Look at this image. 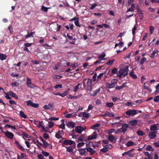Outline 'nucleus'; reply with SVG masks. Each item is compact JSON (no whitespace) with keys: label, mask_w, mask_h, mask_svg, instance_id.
Segmentation results:
<instances>
[{"label":"nucleus","mask_w":159,"mask_h":159,"mask_svg":"<svg viewBox=\"0 0 159 159\" xmlns=\"http://www.w3.org/2000/svg\"><path fill=\"white\" fill-rule=\"evenodd\" d=\"M54 103L52 102L51 103H50L48 105H45L44 106L43 108L45 110L51 109L53 108V105Z\"/></svg>","instance_id":"10"},{"label":"nucleus","mask_w":159,"mask_h":159,"mask_svg":"<svg viewBox=\"0 0 159 159\" xmlns=\"http://www.w3.org/2000/svg\"><path fill=\"white\" fill-rule=\"evenodd\" d=\"M100 125L101 124L99 123H97L93 126H91V127L92 129H97L96 127H99Z\"/></svg>","instance_id":"29"},{"label":"nucleus","mask_w":159,"mask_h":159,"mask_svg":"<svg viewBox=\"0 0 159 159\" xmlns=\"http://www.w3.org/2000/svg\"><path fill=\"white\" fill-rule=\"evenodd\" d=\"M63 134V131L62 130L59 131L56 133L55 137L58 139H59L62 138V135Z\"/></svg>","instance_id":"9"},{"label":"nucleus","mask_w":159,"mask_h":159,"mask_svg":"<svg viewBox=\"0 0 159 159\" xmlns=\"http://www.w3.org/2000/svg\"><path fill=\"white\" fill-rule=\"evenodd\" d=\"M39 106V105L38 103H32V107H33L34 108H37Z\"/></svg>","instance_id":"52"},{"label":"nucleus","mask_w":159,"mask_h":159,"mask_svg":"<svg viewBox=\"0 0 159 159\" xmlns=\"http://www.w3.org/2000/svg\"><path fill=\"white\" fill-rule=\"evenodd\" d=\"M115 139L114 137L112 135H110L108 137V139L110 141L112 142Z\"/></svg>","instance_id":"36"},{"label":"nucleus","mask_w":159,"mask_h":159,"mask_svg":"<svg viewBox=\"0 0 159 159\" xmlns=\"http://www.w3.org/2000/svg\"><path fill=\"white\" fill-rule=\"evenodd\" d=\"M92 81L90 79H89L87 82V87L88 90L91 91L92 90Z\"/></svg>","instance_id":"11"},{"label":"nucleus","mask_w":159,"mask_h":159,"mask_svg":"<svg viewBox=\"0 0 159 159\" xmlns=\"http://www.w3.org/2000/svg\"><path fill=\"white\" fill-rule=\"evenodd\" d=\"M139 14L140 19L141 20H143L144 17V16L143 15V13L142 11L139 12Z\"/></svg>","instance_id":"41"},{"label":"nucleus","mask_w":159,"mask_h":159,"mask_svg":"<svg viewBox=\"0 0 159 159\" xmlns=\"http://www.w3.org/2000/svg\"><path fill=\"white\" fill-rule=\"evenodd\" d=\"M118 69L116 68H114L113 69L111 70V74H110V75L112 76L114 74H115L117 72Z\"/></svg>","instance_id":"23"},{"label":"nucleus","mask_w":159,"mask_h":159,"mask_svg":"<svg viewBox=\"0 0 159 159\" xmlns=\"http://www.w3.org/2000/svg\"><path fill=\"white\" fill-rule=\"evenodd\" d=\"M138 122V120H134L130 121L129 123V125L131 126H135L136 125Z\"/></svg>","instance_id":"14"},{"label":"nucleus","mask_w":159,"mask_h":159,"mask_svg":"<svg viewBox=\"0 0 159 159\" xmlns=\"http://www.w3.org/2000/svg\"><path fill=\"white\" fill-rule=\"evenodd\" d=\"M123 74H123V73H122L121 70L119 71H118V73L117 74V76L118 77L122 78V76L123 75Z\"/></svg>","instance_id":"45"},{"label":"nucleus","mask_w":159,"mask_h":159,"mask_svg":"<svg viewBox=\"0 0 159 159\" xmlns=\"http://www.w3.org/2000/svg\"><path fill=\"white\" fill-rule=\"evenodd\" d=\"M4 133H5V135L7 138L10 139H13L14 135L12 133L8 131L4 132Z\"/></svg>","instance_id":"8"},{"label":"nucleus","mask_w":159,"mask_h":159,"mask_svg":"<svg viewBox=\"0 0 159 159\" xmlns=\"http://www.w3.org/2000/svg\"><path fill=\"white\" fill-rule=\"evenodd\" d=\"M158 51L157 50H154L153 51L152 53L151 54L150 57L152 58H154L155 57V54L157 53Z\"/></svg>","instance_id":"25"},{"label":"nucleus","mask_w":159,"mask_h":159,"mask_svg":"<svg viewBox=\"0 0 159 159\" xmlns=\"http://www.w3.org/2000/svg\"><path fill=\"white\" fill-rule=\"evenodd\" d=\"M86 149L87 151L90 152V154L92 155L94 154L96 152L95 150H93L91 148H86Z\"/></svg>","instance_id":"16"},{"label":"nucleus","mask_w":159,"mask_h":159,"mask_svg":"<svg viewBox=\"0 0 159 159\" xmlns=\"http://www.w3.org/2000/svg\"><path fill=\"white\" fill-rule=\"evenodd\" d=\"M153 100L155 102H158L159 101V95L156 96L154 98Z\"/></svg>","instance_id":"49"},{"label":"nucleus","mask_w":159,"mask_h":159,"mask_svg":"<svg viewBox=\"0 0 159 159\" xmlns=\"http://www.w3.org/2000/svg\"><path fill=\"white\" fill-rule=\"evenodd\" d=\"M84 130H72L71 132H72V133H73L74 131H75L77 133L81 134V132L83 131Z\"/></svg>","instance_id":"48"},{"label":"nucleus","mask_w":159,"mask_h":159,"mask_svg":"<svg viewBox=\"0 0 159 159\" xmlns=\"http://www.w3.org/2000/svg\"><path fill=\"white\" fill-rule=\"evenodd\" d=\"M54 125V124L53 122L49 121V123L47 125V129L52 128Z\"/></svg>","instance_id":"27"},{"label":"nucleus","mask_w":159,"mask_h":159,"mask_svg":"<svg viewBox=\"0 0 159 159\" xmlns=\"http://www.w3.org/2000/svg\"><path fill=\"white\" fill-rule=\"evenodd\" d=\"M81 85V83H79L77 84V85L75 86L74 87V89H73V91L74 92H76L78 90L79 86H80Z\"/></svg>","instance_id":"34"},{"label":"nucleus","mask_w":159,"mask_h":159,"mask_svg":"<svg viewBox=\"0 0 159 159\" xmlns=\"http://www.w3.org/2000/svg\"><path fill=\"white\" fill-rule=\"evenodd\" d=\"M2 125H0V129H2L3 128H9L11 129H16L15 127L11 126L10 125H4V124H3V125H4V126H2Z\"/></svg>","instance_id":"12"},{"label":"nucleus","mask_w":159,"mask_h":159,"mask_svg":"<svg viewBox=\"0 0 159 159\" xmlns=\"http://www.w3.org/2000/svg\"><path fill=\"white\" fill-rule=\"evenodd\" d=\"M50 144L48 143L46 141L44 142L43 143H42V146L44 148H45L48 147V146Z\"/></svg>","instance_id":"33"},{"label":"nucleus","mask_w":159,"mask_h":159,"mask_svg":"<svg viewBox=\"0 0 159 159\" xmlns=\"http://www.w3.org/2000/svg\"><path fill=\"white\" fill-rule=\"evenodd\" d=\"M34 33H35V32H31V33H30L29 34H27L26 35L25 38H28L29 37H30L31 36H32L33 34H34Z\"/></svg>","instance_id":"44"},{"label":"nucleus","mask_w":159,"mask_h":159,"mask_svg":"<svg viewBox=\"0 0 159 159\" xmlns=\"http://www.w3.org/2000/svg\"><path fill=\"white\" fill-rule=\"evenodd\" d=\"M26 84L27 86L31 88L34 89L36 87L34 84L32 83L31 80L29 77L27 78Z\"/></svg>","instance_id":"2"},{"label":"nucleus","mask_w":159,"mask_h":159,"mask_svg":"<svg viewBox=\"0 0 159 159\" xmlns=\"http://www.w3.org/2000/svg\"><path fill=\"white\" fill-rule=\"evenodd\" d=\"M20 116L22 118H26V116L25 115L24 112L22 111H20L19 113Z\"/></svg>","instance_id":"31"},{"label":"nucleus","mask_w":159,"mask_h":159,"mask_svg":"<svg viewBox=\"0 0 159 159\" xmlns=\"http://www.w3.org/2000/svg\"><path fill=\"white\" fill-rule=\"evenodd\" d=\"M54 88L55 89H57L58 88H62V85L61 84H57L54 87Z\"/></svg>","instance_id":"56"},{"label":"nucleus","mask_w":159,"mask_h":159,"mask_svg":"<svg viewBox=\"0 0 159 159\" xmlns=\"http://www.w3.org/2000/svg\"><path fill=\"white\" fill-rule=\"evenodd\" d=\"M21 158L25 159L27 157L26 155L23 153H20Z\"/></svg>","instance_id":"60"},{"label":"nucleus","mask_w":159,"mask_h":159,"mask_svg":"<svg viewBox=\"0 0 159 159\" xmlns=\"http://www.w3.org/2000/svg\"><path fill=\"white\" fill-rule=\"evenodd\" d=\"M114 104L113 102H107L106 106L109 107H112L113 106Z\"/></svg>","instance_id":"38"},{"label":"nucleus","mask_w":159,"mask_h":159,"mask_svg":"<svg viewBox=\"0 0 159 159\" xmlns=\"http://www.w3.org/2000/svg\"><path fill=\"white\" fill-rule=\"evenodd\" d=\"M62 77V76L58 75H55L53 77L55 79H60Z\"/></svg>","instance_id":"50"},{"label":"nucleus","mask_w":159,"mask_h":159,"mask_svg":"<svg viewBox=\"0 0 159 159\" xmlns=\"http://www.w3.org/2000/svg\"><path fill=\"white\" fill-rule=\"evenodd\" d=\"M97 133L95 132H94L91 135L88 136L87 139L88 140L95 139L97 138Z\"/></svg>","instance_id":"7"},{"label":"nucleus","mask_w":159,"mask_h":159,"mask_svg":"<svg viewBox=\"0 0 159 159\" xmlns=\"http://www.w3.org/2000/svg\"><path fill=\"white\" fill-rule=\"evenodd\" d=\"M146 149L147 151H149L151 152H153L154 150V149L152 148V146L150 145H148L146 147Z\"/></svg>","instance_id":"22"},{"label":"nucleus","mask_w":159,"mask_h":159,"mask_svg":"<svg viewBox=\"0 0 159 159\" xmlns=\"http://www.w3.org/2000/svg\"><path fill=\"white\" fill-rule=\"evenodd\" d=\"M9 95L11 97L14 98L16 99H18V96L16 95V93H14L12 91H9Z\"/></svg>","instance_id":"13"},{"label":"nucleus","mask_w":159,"mask_h":159,"mask_svg":"<svg viewBox=\"0 0 159 159\" xmlns=\"http://www.w3.org/2000/svg\"><path fill=\"white\" fill-rule=\"evenodd\" d=\"M114 61H115V59H114L111 60H110L109 61H107L106 63V64L108 65H110L111 66L113 64V63L114 62Z\"/></svg>","instance_id":"30"},{"label":"nucleus","mask_w":159,"mask_h":159,"mask_svg":"<svg viewBox=\"0 0 159 159\" xmlns=\"http://www.w3.org/2000/svg\"><path fill=\"white\" fill-rule=\"evenodd\" d=\"M85 149L86 148H81L78 149L77 150L79 152V153L80 155H83L85 154L86 152Z\"/></svg>","instance_id":"19"},{"label":"nucleus","mask_w":159,"mask_h":159,"mask_svg":"<svg viewBox=\"0 0 159 159\" xmlns=\"http://www.w3.org/2000/svg\"><path fill=\"white\" fill-rule=\"evenodd\" d=\"M65 148H66V151L68 152H70L73 151V148L71 146H69L68 147H66Z\"/></svg>","instance_id":"37"},{"label":"nucleus","mask_w":159,"mask_h":159,"mask_svg":"<svg viewBox=\"0 0 159 159\" xmlns=\"http://www.w3.org/2000/svg\"><path fill=\"white\" fill-rule=\"evenodd\" d=\"M74 23L75 25L77 26H78L79 27L81 26V25H79V21L78 19H77L75 21Z\"/></svg>","instance_id":"57"},{"label":"nucleus","mask_w":159,"mask_h":159,"mask_svg":"<svg viewBox=\"0 0 159 159\" xmlns=\"http://www.w3.org/2000/svg\"><path fill=\"white\" fill-rule=\"evenodd\" d=\"M77 115L75 113H73L72 114H68L65 116V117L66 118H69L72 116L76 117Z\"/></svg>","instance_id":"18"},{"label":"nucleus","mask_w":159,"mask_h":159,"mask_svg":"<svg viewBox=\"0 0 159 159\" xmlns=\"http://www.w3.org/2000/svg\"><path fill=\"white\" fill-rule=\"evenodd\" d=\"M137 112L135 110L129 109L125 112V114L128 116H133L137 114Z\"/></svg>","instance_id":"3"},{"label":"nucleus","mask_w":159,"mask_h":159,"mask_svg":"<svg viewBox=\"0 0 159 159\" xmlns=\"http://www.w3.org/2000/svg\"><path fill=\"white\" fill-rule=\"evenodd\" d=\"M137 134L139 136H142L144 135L145 133L141 130H139L137 132Z\"/></svg>","instance_id":"40"},{"label":"nucleus","mask_w":159,"mask_h":159,"mask_svg":"<svg viewBox=\"0 0 159 159\" xmlns=\"http://www.w3.org/2000/svg\"><path fill=\"white\" fill-rule=\"evenodd\" d=\"M50 8L49 7H46L43 5H42L41 6V10L43 11L44 12H47L48 10Z\"/></svg>","instance_id":"28"},{"label":"nucleus","mask_w":159,"mask_h":159,"mask_svg":"<svg viewBox=\"0 0 159 159\" xmlns=\"http://www.w3.org/2000/svg\"><path fill=\"white\" fill-rule=\"evenodd\" d=\"M32 44V43H24V47L27 48V47H30Z\"/></svg>","instance_id":"59"},{"label":"nucleus","mask_w":159,"mask_h":159,"mask_svg":"<svg viewBox=\"0 0 159 159\" xmlns=\"http://www.w3.org/2000/svg\"><path fill=\"white\" fill-rule=\"evenodd\" d=\"M154 28L152 26H150L149 27V30L150 33V34H152L154 32Z\"/></svg>","instance_id":"42"},{"label":"nucleus","mask_w":159,"mask_h":159,"mask_svg":"<svg viewBox=\"0 0 159 159\" xmlns=\"http://www.w3.org/2000/svg\"><path fill=\"white\" fill-rule=\"evenodd\" d=\"M36 123L38 128H41L42 129H47V125L49 123V121L47 120H44L41 121H37Z\"/></svg>","instance_id":"1"},{"label":"nucleus","mask_w":159,"mask_h":159,"mask_svg":"<svg viewBox=\"0 0 159 159\" xmlns=\"http://www.w3.org/2000/svg\"><path fill=\"white\" fill-rule=\"evenodd\" d=\"M19 84L16 82L12 83L11 84L12 86L13 87H17L19 85Z\"/></svg>","instance_id":"61"},{"label":"nucleus","mask_w":159,"mask_h":159,"mask_svg":"<svg viewBox=\"0 0 159 159\" xmlns=\"http://www.w3.org/2000/svg\"><path fill=\"white\" fill-rule=\"evenodd\" d=\"M7 56L4 54H0V59L2 60H4L6 59Z\"/></svg>","instance_id":"26"},{"label":"nucleus","mask_w":159,"mask_h":159,"mask_svg":"<svg viewBox=\"0 0 159 159\" xmlns=\"http://www.w3.org/2000/svg\"><path fill=\"white\" fill-rule=\"evenodd\" d=\"M137 28L136 26V25H135L132 30V33L133 36H134L135 35V30Z\"/></svg>","instance_id":"43"},{"label":"nucleus","mask_w":159,"mask_h":159,"mask_svg":"<svg viewBox=\"0 0 159 159\" xmlns=\"http://www.w3.org/2000/svg\"><path fill=\"white\" fill-rule=\"evenodd\" d=\"M84 144L85 143L84 142L80 143L78 144L77 147H80L84 146Z\"/></svg>","instance_id":"62"},{"label":"nucleus","mask_w":159,"mask_h":159,"mask_svg":"<svg viewBox=\"0 0 159 159\" xmlns=\"http://www.w3.org/2000/svg\"><path fill=\"white\" fill-rule=\"evenodd\" d=\"M157 133V131H151L148 134V136L151 139H154L156 137Z\"/></svg>","instance_id":"5"},{"label":"nucleus","mask_w":159,"mask_h":159,"mask_svg":"<svg viewBox=\"0 0 159 159\" xmlns=\"http://www.w3.org/2000/svg\"><path fill=\"white\" fill-rule=\"evenodd\" d=\"M67 98L70 99L75 98L76 99L78 98V96H72L71 95L68 94L67 96Z\"/></svg>","instance_id":"35"},{"label":"nucleus","mask_w":159,"mask_h":159,"mask_svg":"<svg viewBox=\"0 0 159 159\" xmlns=\"http://www.w3.org/2000/svg\"><path fill=\"white\" fill-rule=\"evenodd\" d=\"M129 126V125L127 124H124L122 125V127L119 129H126Z\"/></svg>","instance_id":"32"},{"label":"nucleus","mask_w":159,"mask_h":159,"mask_svg":"<svg viewBox=\"0 0 159 159\" xmlns=\"http://www.w3.org/2000/svg\"><path fill=\"white\" fill-rule=\"evenodd\" d=\"M75 143L72 140L66 139L62 143V147H64V145H71Z\"/></svg>","instance_id":"6"},{"label":"nucleus","mask_w":159,"mask_h":159,"mask_svg":"<svg viewBox=\"0 0 159 159\" xmlns=\"http://www.w3.org/2000/svg\"><path fill=\"white\" fill-rule=\"evenodd\" d=\"M16 145L18 146V148L22 151L24 152L25 151V149L21 146L20 144L17 142H16Z\"/></svg>","instance_id":"15"},{"label":"nucleus","mask_w":159,"mask_h":159,"mask_svg":"<svg viewBox=\"0 0 159 159\" xmlns=\"http://www.w3.org/2000/svg\"><path fill=\"white\" fill-rule=\"evenodd\" d=\"M86 129V127L84 128L81 126L79 125L76 126L75 129Z\"/></svg>","instance_id":"55"},{"label":"nucleus","mask_w":159,"mask_h":159,"mask_svg":"<svg viewBox=\"0 0 159 159\" xmlns=\"http://www.w3.org/2000/svg\"><path fill=\"white\" fill-rule=\"evenodd\" d=\"M76 124L73 121H68L66 123V125L69 128L73 129Z\"/></svg>","instance_id":"4"},{"label":"nucleus","mask_w":159,"mask_h":159,"mask_svg":"<svg viewBox=\"0 0 159 159\" xmlns=\"http://www.w3.org/2000/svg\"><path fill=\"white\" fill-rule=\"evenodd\" d=\"M32 103V101L31 100H29L26 101V105L28 106L31 107Z\"/></svg>","instance_id":"47"},{"label":"nucleus","mask_w":159,"mask_h":159,"mask_svg":"<svg viewBox=\"0 0 159 159\" xmlns=\"http://www.w3.org/2000/svg\"><path fill=\"white\" fill-rule=\"evenodd\" d=\"M121 71L123 73H128L129 71V67L128 66H125L123 69L121 70Z\"/></svg>","instance_id":"17"},{"label":"nucleus","mask_w":159,"mask_h":159,"mask_svg":"<svg viewBox=\"0 0 159 159\" xmlns=\"http://www.w3.org/2000/svg\"><path fill=\"white\" fill-rule=\"evenodd\" d=\"M134 72L133 70L130 71L129 73V75L133 79H135L137 78V76L136 75L134 74Z\"/></svg>","instance_id":"20"},{"label":"nucleus","mask_w":159,"mask_h":159,"mask_svg":"<svg viewBox=\"0 0 159 159\" xmlns=\"http://www.w3.org/2000/svg\"><path fill=\"white\" fill-rule=\"evenodd\" d=\"M83 116L84 117L88 118L89 116V114L85 112H83Z\"/></svg>","instance_id":"53"},{"label":"nucleus","mask_w":159,"mask_h":159,"mask_svg":"<svg viewBox=\"0 0 159 159\" xmlns=\"http://www.w3.org/2000/svg\"><path fill=\"white\" fill-rule=\"evenodd\" d=\"M134 144V143L133 142L130 141H129L127 142V144H126V145L127 147H129L131 146H132Z\"/></svg>","instance_id":"51"},{"label":"nucleus","mask_w":159,"mask_h":159,"mask_svg":"<svg viewBox=\"0 0 159 159\" xmlns=\"http://www.w3.org/2000/svg\"><path fill=\"white\" fill-rule=\"evenodd\" d=\"M9 102L11 104L17 105L16 103L13 100H10Z\"/></svg>","instance_id":"63"},{"label":"nucleus","mask_w":159,"mask_h":159,"mask_svg":"<svg viewBox=\"0 0 159 159\" xmlns=\"http://www.w3.org/2000/svg\"><path fill=\"white\" fill-rule=\"evenodd\" d=\"M106 56V54H103L102 55H101L99 56L98 58H99L101 59L100 60H104L103 59L104 57Z\"/></svg>","instance_id":"46"},{"label":"nucleus","mask_w":159,"mask_h":159,"mask_svg":"<svg viewBox=\"0 0 159 159\" xmlns=\"http://www.w3.org/2000/svg\"><path fill=\"white\" fill-rule=\"evenodd\" d=\"M106 86L107 88L109 89H111L114 88L115 87V85H114L113 84H110L108 83H107L106 84Z\"/></svg>","instance_id":"21"},{"label":"nucleus","mask_w":159,"mask_h":159,"mask_svg":"<svg viewBox=\"0 0 159 159\" xmlns=\"http://www.w3.org/2000/svg\"><path fill=\"white\" fill-rule=\"evenodd\" d=\"M58 118H56L54 117H51L49 118L48 120L50 121H53V120H58Z\"/></svg>","instance_id":"54"},{"label":"nucleus","mask_w":159,"mask_h":159,"mask_svg":"<svg viewBox=\"0 0 159 159\" xmlns=\"http://www.w3.org/2000/svg\"><path fill=\"white\" fill-rule=\"evenodd\" d=\"M147 59L145 57H143L142 58L140 62V64L141 65H143L145 62L146 61Z\"/></svg>","instance_id":"39"},{"label":"nucleus","mask_w":159,"mask_h":159,"mask_svg":"<svg viewBox=\"0 0 159 159\" xmlns=\"http://www.w3.org/2000/svg\"><path fill=\"white\" fill-rule=\"evenodd\" d=\"M107 116L113 117L115 116V115L112 113H110L109 111H107Z\"/></svg>","instance_id":"58"},{"label":"nucleus","mask_w":159,"mask_h":159,"mask_svg":"<svg viewBox=\"0 0 159 159\" xmlns=\"http://www.w3.org/2000/svg\"><path fill=\"white\" fill-rule=\"evenodd\" d=\"M43 137L46 139L48 138H49V135L47 133H45L43 134Z\"/></svg>","instance_id":"64"},{"label":"nucleus","mask_w":159,"mask_h":159,"mask_svg":"<svg viewBox=\"0 0 159 159\" xmlns=\"http://www.w3.org/2000/svg\"><path fill=\"white\" fill-rule=\"evenodd\" d=\"M134 150V149H132L127 152H124L122 154V156H124L125 155L129 154L130 153H131Z\"/></svg>","instance_id":"24"}]
</instances>
